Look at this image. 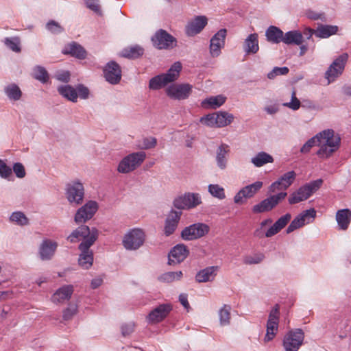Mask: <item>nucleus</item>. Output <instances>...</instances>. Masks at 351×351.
<instances>
[{"mask_svg":"<svg viewBox=\"0 0 351 351\" xmlns=\"http://www.w3.org/2000/svg\"><path fill=\"white\" fill-rule=\"evenodd\" d=\"M199 122L210 128H217L216 112L208 114L200 118Z\"/></svg>","mask_w":351,"mask_h":351,"instance_id":"nucleus-51","label":"nucleus"},{"mask_svg":"<svg viewBox=\"0 0 351 351\" xmlns=\"http://www.w3.org/2000/svg\"><path fill=\"white\" fill-rule=\"evenodd\" d=\"M84 1L87 8L98 14H101L100 6L98 3V0H84Z\"/></svg>","mask_w":351,"mask_h":351,"instance_id":"nucleus-61","label":"nucleus"},{"mask_svg":"<svg viewBox=\"0 0 351 351\" xmlns=\"http://www.w3.org/2000/svg\"><path fill=\"white\" fill-rule=\"evenodd\" d=\"M47 29L53 34H58L64 31L63 27L55 21H49L46 24Z\"/></svg>","mask_w":351,"mask_h":351,"instance_id":"nucleus-55","label":"nucleus"},{"mask_svg":"<svg viewBox=\"0 0 351 351\" xmlns=\"http://www.w3.org/2000/svg\"><path fill=\"white\" fill-rule=\"evenodd\" d=\"M230 152L229 145L225 143H221L216 150L217 165L221 170H224L227 167Z\"/></svg>","mask_w":351,"mask_h":351,"instance_id":"nucleus-30","label":"nucleus"},{"mask_svg":"<svg viewBox=\"0 0 351 351\" xmlns=\"http://www.w3.org/2000/svg\"><path fill=\"white\" fill-rule=\"evenodd\" d=\"M182 277V272L181 271H168L160 275L158 277V280L162 282L171 283L177 280H180Z\"/></svg>","mask_w":351,"mask_h":351,"instance_id":"nucleus-45","label":"nucleus"},{"mask_svg":"<svg viewBox=\"0 0 351 351\" xmlns=\"http://www.w3.org/2000/svg\"><path fill=\"white\" fill-rule=\"evenodd\" d=\"M154 45L159 49H173L176 45V40L166 31L160 29L152 37Z\"/></svg>","mask_w":351,"mask_h":351,"instance_id":"nucleus-19","label":"nucleus"},{"mask_svg":"<svg viewBox=\"0 0 351 351\" xmlns=\"http://www.w3.org/2000/svg\"><path fill=\"white\" fill-rule=\"evenodd\" d=\"M209 226L203 223H197L186 227L181 232L183 239L191 241L201 238L208 234Z\"/></svg>","mask_w":351,"mask_h":351,"instance_id":"nucleus-18","label":"nucleus"},{"mask_svg":"<svg viewBox=\"0 0 351 351\" xmlns=\"http://www.w3.org/2000/svg\"><path fill=\"white\" fill-rule=\"evenodd\" d=\"M12 170L16 176L19 178H23L26 175L25 167L23 164L20 162L14 163Z\"/></svg>","mask_w":351,"mask_h":351,"instance_id":"nucleus-58","label":"nucleus"},{"mask_svg":"<svg viewBox=\"0 0 351 351\" xmlns=\"http://www.w3.org/2000/svg\"><path fill=\"white\" fill-rule=\"evenodd\" d=\"M226 34V29H221L211 38L209 48L212 57H218L220 55L221 49L225 45Z\"/></svg>","mask_w":351,"mask_h":351,"instance_id":"nucleus-22","label":"nucleus"},{"mask_svg":"<svg viewBox=\"0 0 351 351\" xmlns=\"http://www.w3.org/2000/svg\"><path fill=\"white\" fill-rule=\"evenodd\" d=\"M338 29L337 25H321L315 29V35L320 38H326L337 34Z\"/></svg>","mask_w":351,"mask_h":351,"instance_id":"nucleus-39","label":"nucleus"},{"mask_svg":"<svg viewBox=\"0 0 351 351\" xmlns=\"http://www.w3.org/2000/svg\"><path fill=\"white\" fill-rule=\"evenodd\" d=\"M280 320V306L276 304L269 311L266 324V334L264 337V341L267 343L272 341L276 336L278 331Z\"/></svg>","mask_w":351,"mask_h":351,"instance_id":"nucleus-9","label":"nucleus"},{"mask_svg":"<svg viewBox=\"0 0 351 351\" xmlns=\"http://www.w3.org/2000/svg\"><path fill=\"white\" fill-rule=\"evenodd\" d=\"M265 258L263 253H254L243 256V263L245 265H256L261 263Z\"/></svg>","mask_w":351,"mask_h":351,"instance_id":"nucleus-50","label":"nucleus"},{"mask_svg":"<svg viewBox=\"0 0 351 351\" xmlns=\"http://www.w3.org/2000/svg\"><path fill=\"white\" fill-rule=\"evenodd\" d=\"M282 42L287 45H300L303 42L302 32L292 30L286 32L284 34Z\"/></svg>","mask_w":351,"mask_h":351,"instance_id":"nucleus-36","label":"nucleus"},{"mask_svg":"<svg viewBox=\"0 0 351 351\" xmlns=\"http://www.w3.org/2000/svg\"><path fill=\"white\" fill-rule=\"evenodd\" d=\"M304 333L297 328L288 331L284 336L282 346L285 351H298L303 343Z\"/></svg>","mask_w":351,"mask_h":351,"instance_id":"nucleus-8","label":"nucleus"},{"mask_svg":"<svg viewBox=\"0 0 351 351\" xmlns=\"http://www.w3.org/2000/svg\"><path fill=\"white\" fill-rule=\"evenodd\" d=\"M339 230H346L351 222V211L348 208H344L337 210L335 215Z\"/></svg>","mask_w":351,"mask_h":351,"instance_id":"nucleus-33","label":"nucleus"},{"mask_svg":"<svg viewBox=\"0 0 351 351\" xmlns=\"http://www.w3.org/2000/svg\"><path fill=\"white\" fill-rule=\"evenodd\" d=\"M245 56L254 55L259 51L258 35L256 33L249 34L242 45Z\"/></svg>","mask_w":351,"mask_h":351,"instance_id":"nucleus-27","label":"nucleus"},{"mask_svg":"<svg viewBox=\"0 0 351 351\" xmlns=\"http://www.w3.org/2000/svg\"><path fill=\"white\" fill-rule=\"evenodd\" d=\"M65 196L72 206H76L82 203L84 196V187L80 181H73L66 184Z\"/></svg>","mask_w":351,"mask_h":351,"instance_id":"nucleus-10","label":"nucleus"},{"mask_svg":"<svg viewBox=\"0 0 351 351\" xmlns=\"http://www.w3.org/2000/svg\"><path fill=\"white\" fill-rule=\"evenodd\" d=\"M173 310L171 303L161 304L154 308L147 315L146 321L149 324H156L165 320Z\"/></svg>","mask_w":351,"mask_h":351,"instance_id":"nucleus-13","label":"nucleus"},{"mask_svg":"<svg viewBox=\"0 0 351 351\" xmlns=\"http://www.w3.org/2000/svg\"><path fill=\"white\" fill-rule=\"evenodd\" d=\"M74 288L73 285H64L60 287L53 293L51 300L54 303H64L69 300L73 293Z\"/></svg>","mask_w":351,"mask_h":351,"instance_id":"nucleus-29","label":"nucleus"},{"mask_svg":"<svg viewBox=\"0 0 351 351\" xmlns=\"http://www.w3.org/2000/svg\"><path fill=\"white\" fill-rule=\"evenodd\" d=\"M217 128H223L230 125L234 120V115L226 111L216 112Z\"/></svg>","mask_w":351,"mask_h":351,"instance_id":"nucleus-41","label":"nucleus"},{"mask_svg":"<svg viewBox=\"0 0 351 351\" xmlns=\"http://www.w3.org/2000/svg\"><path fill=\"white\" fill-rule=\"evenodd\" d=\"M91 246H86L84 248H78L80 251L78 257V265L84 269H88L93 263V252L90 250Z\"/></svg>","mask_w":351,"mask_h":351,"instance_id":"nucleus-28","label":"nucleus"},{"mask_svg":"<svg viewBox=\"0 0 351 351\" xmlns=\"http://www.w3.org/2000/svg\"><path fill=\"white\" fill-rule=\"evenodd\" d=\"M322 183L323 180L318 179L300 187L296 191L290 195L288 199L289 203L294 204L307 199L320 188Z\"/></svg>","mask_w":351,"mask_h":351,"instance_id":"nucleus-6","label":"nucleus"},{"mask_svg":"<svg viewBox=\"0 0 351 351\" xmlns=\"http://www.w3.org/2000/svg\"><path fill=\"white\" fill-rule=\"evenodd\" d=\"M265 36L267 41L277 44L282 42L284 33L280 28L270 26L265 32Z\"/></svg>","mask_w":351,"mask_h":351,"instance_id":"nucleus-37","label":"nucleus"},{"mask_svg":"<svg viewBox=\"0 0 351 351\" xmlns=\"http://www.w3.org/2000/svg\"><path fill=\"white\" fill-rule=\"evenodd\" d=\"M316 217V210L314 208H310L304 210L300 213L291 222L287 228V233L289 234L295 230L304 226L306 224L312 223Z\"/></svg>","mask_w":351,"mask_h":351,"instance_id":"nucleus-15","label":"nucleus"},{"mask_svg":"<svg viewBox=\"0 0 351 351\" xmlns=\"http://www.w3.org/2000/svg\"><path fill=\"white\" fill-rule=\"evenodd\" d=\"M77 311V306L75 304H70L63 312V319L69 320L76 314Z\"/></svg>","mask_w":351,"mask_h":351,"instance_id":"nucleus-57","label":"nucleus"},{"mask_svg":"<svg viewBox=\"0 0 351 351\" xmlns=\"http://www.w3.org/2000/svg\"><path fill=\"white\" fill-rule=\"evenodd\" d=\"M179 301L184 307V308H186V310H189L190 308V305L188 302V297L186 293H181L179 295Z\"/></svg>","mask_w":351,"mask_h":351,"instance_id":"nucleus-64","label":"nucleus"},{"mask_svg":"<svg viewBox=\"0 0 351 351\" xmlns=\"http://www.w3.org/2000/svg\"><path fill=\"white\" fill-rule=\"evenodd\" d=\"M189 251L184 244H178L174 246L169 254V263L178 264L182 262L189 255Z\"/></svg>","mask_w":351,"mask_h":351,"instance_id":"nucleus-25","label":"nucleus"},{"mask_svg":"<svg viewBox=\"0 0 351 351\" xmlns=\"http://www.w3.org/2000/svg\"><path fill=\"white\" fill-rule=\"evenodd\" d=\"M202 203L201 195L197 193H186L176 198L173 205L178 209L189 210Z\"/></svg>","mask_w":351,"mask_h":351,"instance_id":"nucleus-11","label":"nucleus"},{"mask_svg":"<svg viewBox=\"0 0 351 351\" xmlns=\"http://www.w3.org/2000/svg\"><path fill=\"white\" fill-rule=\"evenodd\" d=\"M207 18L205 16H197L188 22L185 27V33L188 36H194L200 33L207 25Z\"/></svg>","mask_w":351,"mask_h":351,"instance_id":"nucleus-24","label":"nucleus"},{"mask_svg":"<svg viewBox=\"0 0 351 351\" xmlns=\"http://www.w3.org/2000/svg\"><path fill=\"white\" fill-rule=\"evenodd\" d=\"M77 93V98L80 97L82 99H86L89 96V90L87 87L82 84H78L76 86Z\"/></svg>","mask_w":351,"mask_h":351,"instance_id":"nucleus-60","label":"nucleus"},{"mask_svg":"<svg viewBox=\"0 0 351 351\" xmlns=\"http://www.w3.org/2000/svg\"><path fill=\"white\" fill-rule=\"evenodd\" d=\"M192 89L193 86L189 84H173L166 88L165 93L172 99L184 100L190 96Z\"/></svg>","mask_w":351,"mask_h":351,"instance_id":"nucleus-14","label":"nucleus"},{"mask_svg":"<svg viewBox=\"0 0 351 351\" xmlns=\"http://www.w3.org/2000/svg\"><path fill=\"white\" fill-rule=\"evenodd\" d=\"M62 53L71 55L80 60H84L86 57V51L84 48L75 42H72L66 45L64 47Z\"/></svg>","mask_w":351,"mask_h":351,"instance_id":"nucleus-32","label":"nucleus"},{"mask_svg":"<svg viewBox=\"0 0 351 351\" xmlns=\"http://www.w3.org/2000/svg\"><path fill=\"white\" fill-rule=\"evenodd\" d=\"M319 149L316 154L321 159L330 158L340 146L341 138L332 129L324 130L316 134Z\"/></svg>","mask_w":351,"mask_h":351,"instance_id":"nucleus-1","label":"nucleus"},{"mask_svg":"<svg viewBox=\"0 0 351 351\" xmlns=\"http://www.w3.org/2000/svg\"><path fill=\"white\" fill-rule=\"evenodd\" d=\"M146 158L144 152L131 153L123 157L118 164L117 171L121 173H129L138 168Z\"/></svg>","mask_w":351,"mask_h":351,"instance_id":"nucleus-5","label":"nucleus"},{"mask_svg":"<svg viewBox=\"0 0 351 351\" xmlns=\"http://www.w3.org/2000/svg\"><path fill=\"white\" fill-rule=\"evenodd\" d=\"M314 146H318L317 138L316 135L309 138L301 147L300 152L302 154H307L310 152L311 149Z\"/></svg>","mask_w":351,"mask_h":351,"instance_id":"nucleus-56","label":"nucleus"},{"mask_svg":"<svg viewBox=\"0 0 351 351\" xmlns=\"http://www.w3.org/2000/svg\"><path fill=\"white\" fill-rule=\"evenodd\" d=\"M263 182L256 181L242 188L234 197V202L237 204H243L245 199L251 198L262 188Z\"/></svg>","mask_w":351,"mask_h":351,"instance_id":"nucleus-20","label":"nucleus"},{"mask_svg":"<svg viewBox=\"0 0 351 351\" xmlns=\"http://www.w3.org/2000/svg\"><path fill=\"white\" fill-rule=\"evenodd\" d=\"M181 215V211H176L173 210H171L168 214L165 219L164 227V233L167 237L170 236L176 231L179 223Z\"/></svg>","mask_w":351,"mask_h":351,"instance_id":"nucleus-26","label":"nucleus"},{"mask_svg":"<svg viewBox=\"0 0 351 351\" xmlns=\"http://www.w3.org/2000/svg\"><path fill=\"white\" fill-rule=\"evenodd\" d=\"M10 221L18 226H24L29 223V219L21 211L13 212L9 218Z\"/></svg>","mask_w":351,"mask_h":351,"instance_id":"nucleus-46","label":"nucleus"},{"mask_svg":"<svg viewBox=\"0 0 351 351\" xmlns=\"http://www.w3.org/2000/svg\"><path fill=\"white\" fill-rule=\"evenodd\" d=\"M287 195L286 192H280L278 194L271 195L270 197L263 199L260 203L254 205L252 211L254 213H261L271 210L280 202L283 200Z\"/></svg>","mask_w":351,"mask_h":351,"instance_id":"nucleus-16","label":"nucleus"},{"mask_svg":"<svg viewBox=\"0 0 351 351\" xmlns=\"http://www.w3.org/2000/svg\"><path fill=\"white\" fill-rule=\"evenodd\" d=\"M219 269L217 266H210L200 270L195 276V279L198 282H206L213 281Z\"/></svg>","mask_w":351,"mask_h":351,"instance_id":"nucleus-34","label":"nucleus"},{"mask_svg":"<svg viewBox=\"0 0 351 351\" xmlns=\"http://www.w3.org/2000/svg\"><path fill=\"white\" fill-rule=\"evenodd\" d=\"M58 243L51 240H45L41 243L39 248V254L42 260L46 261L51 259L55 254Z\"/></svg>","mask_w":351,"mask_h":351,"instance_id":"nucleus-31","label":"nucleus"},{"mask_svg":"<svg viewBox=\"0 0 351 351\" xmlns=\"http://www.w3.org/2000/svg\"><path fill=\"white\" fill-rule=\"evenodd\" d=\"M32 76L42 83H46L49 79V75L46 69L41 66H36L32 71Z\"/></svg>","mask_w":351,"mask_h":351,"instance_id":"nucleus-47","label":"nucleus"},{"mask_svg":"<svg viewBox=\"0 0 351 351\" xmlns=\"http://www.w3.org/2000/svg\"><path fill=\"white\" fill-rule=\"evenodd\" d=\"M219 323L221 326H226L230 324L231 306L224 304L218 311Z\"/></svg>","mask_w":351,"mask_h":351,"instance_id":"nucleus-42","label":"nucleus"},{"mask_svg":"<svg viewBox=\"0 0 351 351\" xmlns=\"http://www.w3.org/2000/svg\"><path fill=\"white\" fill-rule=\"evenodd\" d=\"M273 162V156L265 152H258L254 156H253L251 158V162L256 167H261L266 164L272 163Z\"/></svg>","mask_w":351,"mask_h":351,"instance_id":"nucleus-38","label":"nucleus"},{"mask_svg":"<svg viewBox=\"0 0 351 351\" xmlns=\"http://www.w3.org/2000/svg\"><path fill=\"white\" fill-rule=\"evenodd\" d=\"M208 193L214 197L219 199L226 198L224 189L217 184H210L208 186Z\"/></svg>","mask_w":351,"mask_h":351,"instance_id":"nucleus-48","label":"nucleus"},{"mask_svg":"<svg viewBox=\"0 0 351 351\" xmlns=\"http://www.w3.org/2000/svg\"><path fill=\"white\" fill-rule=\"evenodd\" d=\"M282 105L283 106L287 107L293 110H297L300 108L301 103L300 100L296 97L295 90L292 91L291 101L285 102Z\"/></svg>","mask_w":351,"mask_h":351,"instance_id":"nucleus-54","label":"nucleus"},{"mask_svg":"<svg viewBox=\"0 0 351 351\" xmlns=\"http://www.w3.org/2000/svg\"><path fill=\"white\" fill-rule=\"evenodd\" d=\"M291 219L289 213L280 217L274 224L271 218L263 220L254 231V236L258 239L269 238L278 233L284 228Z\"/></svg>","mask_w":351,"mask_h":351,"instance_id":"nucleus-2","label":"nucleus"},{"mask_svg":"<svg viewBox=\"0 0 351 351\" xmlns=\"http://www.w3.org/2000/svg\"><path fill=\"white\" fill-rule=\"evenodd\" d=\"M3 43L7 48L15 53H19L21 51V40L17 36L6 37Z\"/></svg>","mask_w":351,"mask_h":351,"instance_id":"nucleus-44","label":"nucleus"},{"mask_svg":"<svg viewBox=\"0 0 351 351\" xmlns=\"http://www.w3.org/2000/svg\"><path fill=\"white\" fill-rule=\"evenodd\" d=\"M104 75L106 80L111 84H117L121 79V69L114 61H110L104 69Z\"/></svg>","mask_w":351,"mask_h":351,"instance_id":"nucleus-23","label":"nucleus"},{"mask_svg":"<svg viewBox=\"0 0 351 351\" xmlns=\"http://www.w3.org/2000/svg\"><path fill=\"white\" fill-rule=\"evenodd\" d=\"M288 73L289 69L287 66H276L269 73H267V77L270 80H273L278 75H285Z\"/></svg>","mask_w":351,"mask_h":351,"instance_id":"nucleus-53","label":"nucleus"},{"mask_svg":"<svg viewBox=\"0 0 351 351\" xmlns=\"http://www.w3.org/2000/svg\"><path fill=\"white\" fill-rule=\"evenodd\" d=\"M348 59V53H343L332 62L325 73V77L328 80V84L334 82L342 74Z\"/></svg>","mask_w":351,"mask_h":351,"instance_id":"nucleus-12","label":"nucleus"},{"mask_svg":"<svg viewBox=\"0 0 351 351\" xmlns=\"http://www.w3.org/2000/svg\"><path fill=\"white\" fill-rule=\"evenodd\" d=\"M182 66L180 62H174L166 73L152 77L149 80V88L158 90L169 83L175 82L179 77Z\"/></svg>","mask_w":351,"mask_h":351,"instance_id":"nucleus-4","label":"nucleus"},{"mask_svg":"<svg viewBox=\"0 0 351 351\" xmlns=\"http://www.w3.org/2000/svg\"><path fill=\"white\" fill-rule=\"evenodd\" d=\"M58 91L63 97L72 102L77 101V93L76 87L71 85H62L58 88Z\"/></svg>","mask_w":351,"mask_h":351,"instance_id":"nucleus-40","label":"nucleus"},{"mask_svg":"<svg viewBox=\"0 0 351 351\" xmlns=\"http://www.w3.org/2000/svg\"><path fill=\"white\" fill-rule=\"evenodd\" d=\"M143 53V49L139 46H133L124 49L122 56L128 58H136Z\"/></svg>","mask_w":351,"mask_h":351,"instance_id":"nucleus-49","label":"nucleus"},{"mask_svg":"<svg viewBox=\"0 0 351 351\" xmlns=\"http://www.w3.org/2000/svg\"><path fill=\"white\" fill-rule=\"evenodd\" d=\"M56 78L62 82H68L70 79V73L69 71H61L56 74Z\"/></svg>","mask_w":351,"mask_h":351,"instance_id":"nucleus-63","label":"nucleus"},{"mask_svg":"<svg viewBox=\"0 0 351 351\" xmlns=\"http://www.w3.org/2000/svg\"><path fill=\"white\" fill-rule=\"evenodd\" d=\"M226 97L219 95L206 98L201 102V106L204 108L216 109L221 106L226 101Z\"/></svg>","mask_w":351,"mask_h":351,"instance_id":"nucleus-35","label":"nucleus"},{"mask_svg":"<svg viewBox=\"0 0 351 351\" xmlns=\"http://www.w3.org/2000/svg\"><path fill=\"white\" fill-rule=\"evenodd\" d=\"M12 176V169L5 162L0 159V177L3 179L10 180Z\"/></svg>","mask_w":351,"mask_h":351,"instance_id":"nucleus-52","label":"nucleus"},{"mask_svg":"<svg viewBox=\"0 0 351 351\" xmlns=\"http://www.w3.org/2000/svg\"><path fill=\"white\" fill-rule=\"evenodd\" d=\"M98 210V204L95 201H88L80 207L75 213L74 221L76 223H85L92 219Z\"/></svg>","mask_w":351,"mask_h":351,"instance_id":"nucleus-17","label":"nucleus"},{"mask_svg":"<svg viewBox=\"0 0 351 351\" xmlns=\"http://www.w3.org/2000/svg\"><path fill=\"white\" fill-rule=\"evenodd\" d=\"M157 143V140L154 137L145 138L142 141L141 148L149 149L155 147Z\"/></svg>","mask_w":351,"mask_h":351,"instance_id":"nucleus-59","label":"nucleus"},{"mask_svg":"<svg viewBox=\"0 0 351 351\" xmlns=\"http://www.w3.org/2000/svg\"><path fill=\"white\" fill-rule=\"evenodd\" d=\"M145 234L142 229L132 228L123 236L122 243L127 250H136L144 243Z\"/></svg>","mask_w":351,"mask_h":351,"instance_id":"nucleus-7","label":"nucleus"},{"mask_svg":"<svg viewBox=\"0 0 351 351\" xmlns=\"http://www.w3.org/2000/svg\"><path fill=\"white\" fill-rule=\"evenodd\" d=\"M98 236L99 231L96 228L81 225L71 232L66 240L71 243L81 241L78 248H84L86 246H92L97 240Z\"/></svg>","mask_w":351,"mask_h":351,"instance_id":"nucleus-3","label":"nucleus"},{"mask_svg":"<svg viewBox=\"0 0 351 351\" xmlns=\"http://www.w3.org/2000/svg\"><path fill=\"white\" fill-rule=\"evenodd\" d=\"M296 173L294 171H290L281 176L276 181L269 187L270 193L287 189L294 182Z\"/></svg>","mask_w":351,"mask_h":351,"instance_id":"nucleus-21","label":"nucleus"},{"mask_svg":"<svg viewBox=\"0 0 351 351\" xmlns=\"http://www.w3.org/2000/svg\"><path fill=\"white\" fill-rule=\"evenodd\" d=\"M135 324L131 322L124 324L121 326V332L123 336H128L131 335L134 330Z\"/></svg>","mask_w":351,"mask_h":351,"instance_id":"nucleus-62","label":"nucleus"},{"mask_svg":"<svg viewBox=\"0 0 351 351\" xmlns=\"http://www.w3.org/2000/svg\"><path fill=\"white\" fill-rule=\"evenodd\" d=\"M5 93L11 101H18L21 99L22 93L15 84L8 85L4 89Z\"/></svg>","mask_w":351,"mask_h":351,"instance_id":"nucleus-43","label":"nucleus"}]
</instances>
